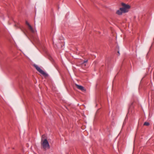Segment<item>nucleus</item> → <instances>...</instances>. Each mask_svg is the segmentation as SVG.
<instances>
[{
  "label": "nucleus",
  "mask_w": 154,
  "mask_h": 154,
  "mask_svg": "<svg viewBox=\"0 0 154 154\" xmlns=\"http://www.w3.org/2000/svg\"><path fill=\"white\" fill-rule=\"evenodd\" d=\"M45 135H43L42 136L41 144L43 148L46 150L50 148L48 142L46 139H44Z\"/></svg>",
  "instance_id": "obj_1"
},
{
  "label": "nucleus",
  "mask_w": 154,
  "mask_h": 154,
  "mask_svg": "<svg viewBox=\"0 0 154 154\" xmlns=\"http://www.w3.org/2000/svg\"><path fill=\"white\" fill-rule=\"evenodd\" d=\"M122 5L123 7L121 8L122 9L123 13H125L127 12L128 11L129 9L130 8V6L124 3H122Z\"/></svg>",
  "instance_id": "obj_2"
},
{
  "label": "nucleus",
  "mask_w": 154,
  "mask_h": 154,
  "mask_svg": "<svg viewBox=\"0 0 154 154\" xmlns=\"http://www.w3.org/2000/svg\"><path fill=\"white\" fill-rule=\"evenodd\" d=\"M34 67H35L37 70L41 74H42L44 76H47V74L43 70H42L37 65H34Z\"/></svg>",
  "instance_id": "obj_3"
},
{
  "label": "nucleus",
  "mask_w": 154,
  "mask_h": 154,
  "mask_svg": "<svg viewBox=\"0 0 154 154\" xmlns=\"http://www.w3.org/2000/svg\"><path fill=\"white\" fill-rule=\"evenodd\" d=\"M26 23L28 26L29 29L30 30V31L32 33H34L35 32V31L34 29L32 28V26L30 25V24L27 21H26Z\"/></svg>",
  "instance_id": "obj_4"
},
{
  "label": "nucleus",
  "mask_w": 154,
  "mask_h": 154,
  "mask_svg": "<svg viewBox=\"0 0 154 154\" xmlns=\"http://www.w3.org/2000/svg\"><path fill=\"white\" fill-rule=\"evenodd\" d=\"M76 87L79 90L82 91H86V90L82 86L79 85L78 84H76L75 85Z\"/></svg>",
  "instance_id": "obj_5"
},
{
  "label": "nucleus",
  "mask_w": 154,
  "mask_h": 154,
  "mask_svg": "<svg viewBox=\"0 0 154 154\" xmlns=\"http://www.w3.org/2000/svg\"><path fill=\"white\" fill-rule=\"evenodd\" d=\"M122 13H124L123 11L121 8H120L119 9L117 10L116 12V13L119 15H121Z\"/></svg>",
  "instance_id": "obj_6"
},
{
  "label": "nucleus",
  "mask_w": 154,
  "mask_h": 154,
  "mask_svg": "<svg viewBox=\"0 0 154 154\" xmlns=\"http://www.w3.org/2000/svg\"><path fill=\"white\" fill-rule=\"evenodd\" d=\"M88 61V60H84L82 62V64L83 65H84L85 66H86V64H85L86 63H87Z\"/></svg>",
  "instance_id": "obj_7"
},
{
  "label": "nucleus",
  "mask_w": 154,
  "mask_h": 154,
  "mask_svg": "<svg viewBox=\"0 0 154 154\" xmlns=\"http://www.w3.org/2000/svg\"><path fill=\"white\" fill-rule=\"evenodd\" d=\"M149 125V122H145L143 124V125H146V126H148Z\"/></svg>",
  "instance_id": "obj_8"
},
{
  "label": "nucleus",
  "mask_w": 154,
  "mask_h": 154,
  "mask_svg": "<svg viewBox=\"0 0 154 154\" xmlns=\"http://www.w3.org/2000/svg\"><path fill=\"white\" fill-rule=\"evenodd\" d=\"M118 53H119V55H120V53H119V51H118Z\"/></svg>",
  "instance_id": "obj_9"
}]
</instances>
